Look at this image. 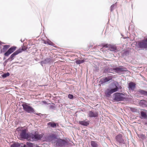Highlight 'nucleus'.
<instances>
[{
  "mask_svg": "<svg viewBox=\"0 0 147 147\" xmlns=\"http://www.w3.org/2000/svg\"><path fill=\"white\" fill-rule=\"evenodd\" d=\"M138 92L141 94L147 96V91L142 90H139Z\"/></svg>",
  "mask_w": 147,
  "mask_h": 147,
  "instance_id": "obj_19",
  "label": "nucleus"
},
{
  "mask_svg": "<svg viewBox=\"0 0 147 147\" xmlns=\"http://www.w3.org/2000/svg\"><path fill=\"white\" fill-rule=\"evenodd\" d=\"M113 49H114V50H116V49L115 48H113Z\"/></svg>",
  "mask_w": 147,
  "mask_h": 147,
  "instance_id": "obj_34",
  "label": "nucleus"
},
{
  "mask_svg": "<svg viewBox=\"0 0 147 147\" xmlns=\"http://www.w3.org/2000/svg\"><path fill=\"white\" fill-rule=\"evenodd\" d=\"M131 111L133 112H136L137 111V109L133 108H131L130 109Z\"/></svg>",
  "mask_w": 147,
  "mask_h": 147,
  "instance_id": "obj_26",
  "label": "nucleus"
},
{
  "mask_svg": "<svg viewBox=\"0 0 147 147\" xmlns=\"http://www.w3.org/2000/svg\"><path fill=\"white\" fill-rule=\"evenodd\" d=\"M42 102L43 103L45 104H47V102H46V101H42Z\"/></svg>",
  "mask_w": 147,
  "mask_h": 147,
  "instance_id": "obj_31",
  "label": "nucleus"
},
{
  "mask_svg": "<svg viewBox=\"0 0 147 147\" xmlns=\"http://www.w3.org/2000/svg\"><path fill=\"white\" fill-rule=\"evenodd\" d=\"M9 74H10L9 73L7 72L6 73L3 74L2 75V76L3 78H5L9 76Z\"/></svg>",
  "mask_w": 147,
  "mask_h": 147,
  "instance_id": "obj_24",
  "label": "nucleus"
},
{
  "mask_svg": "<svg viewBox=\"0 0 147 147\" xmlns=\"http://www.w3.org/2000/svg\"><path fill=\"white\" fill-rule=\"evenodd\" d=\"M51 60L50 58H47L44 61H41L40 62L42 66L44 64H47L50 63L51 62Z\"/></svg>",
  "mask_w": 147,
  "mask_h": 147,
  "instance_id": "obj_14",
  "label": "nucleus"
},
{
  "mask_svg": "<svg viewBox=\"0 0 147 147\" xmlns=\"http://www.w3.org/2000/svg\"><path fill=\"white\" fill-rule=\"evenodd\" d=\"M48 125L53 128H55L56 127V123H54L49 122L48 123Z\"/></svg>",
  "mask_w": 147,
  "mask_h": 147,
  "instance_id": "obj_20",
  "label": "nucleus"
},
{
  "mask_svg": "<svg viewBox=\"0 0 147 147\" xmlns=\"http://www.w3.org/2000/svg\"><path fill=\"white\" fill-rule=\"evenodd\" d=\"M24 110L28 113H34V112L33 108L26 104H23L22 105Z\"/></svg>",
  "mask_w": 147,
  "mask_h": 147,
  "instance_id": "obj_4",
  "label": "nucleus"
},
{
  "mask_svg": "<svg viewBox=\"0 0 147 147\" xmlns=\"http://www.w3.org/2000/svg\"><path fill=\"white\" fill-rule=\"evenodd\" d=\"M115 6V5L114 4H113V5H112L111 7V9H110V10H111V11H112L113 9H114V7Z\"/></svg>",
  "mask_w": 147,
  "mask_h": 147,
  "instance_id": "obj_28",
  "label": "nucleus"
},
{
  "mask_svg": "<svg viewBox=\"0 0 147 147\" xmlns=\"http://www.w3.org/2000/svg\"><path fill=\"white\" fill-rule=\"evenodd\" d=\"M1 42L0 41V44H1Z\"/></svg>",
  "mask_w": 147,
  "mask_h": 147,
  "instance_id": "obj_35",
  "label": "nucleus"
},
{
  "mask_svg": "<svg viewBox=\"0 0 147 147\" xmlns=\"http://www.w3.org/2000/svg\"><path fill=\"white\" fill-rule=\"evenodd\" d=\"M49 45H51L52 42L51 41H48L47 43Z\"/></svg>",
  "mask_w": 147,
  "mask_h": 147,
  "instance_id": "obj_30",
  "label": "nucleus"
},
{
  "mask_svg": "<svg viewBox=\"0 0 147 147\" xmlns=\"http://www.w3.org/2000/svg\"><path fill=\"white\" fill-rule=\"evenodd\" d=\"M138 45L141 48H147V38L138 42Z\"/></svg>",
  "mask_w": 147,
  "mask_h": 147,
  "instance_id": "obj_7",
  "label": "nucleus"
},
{
  "mask_svg": "<svg viewBox=\"0 0 147 147\" xmlns=\"http://www.w3.org/2000/svg\"><path fill=\"white\" fill-rule=\"evenodd\" d=\"M116 87L113 89H107L105 92V94L106 96L109 97L111 94L117 91L118 90V87L115 86Z\"/></svg>",
  "mask_w": 147,
  "mask_h": 147,
  "instance_id": "obj_5",
  "label": "nucleus"
},
{
  "mask_svg": "<svg viewBox=\"0 0 147 147\" xmlns=\"http://www.w3.org/2000/svg\"><path fill=\"white\" fill-rule=\"evenodd\" d=\"M136 84L133 82H130L128 84V88L129 90H133L135 88Z\"/></svg>",
  "mask_w": 147,
  "mask_h": 147,
  "instance_id": "obj_13",
  "label": "nucleus"
},
{
  "mask_svg": "<svg viewBox=\"0 0 147 147\" xmlns=\"http://www.w3.org/2000/svg\"><path fill=\"white\" fill-rule=\"evenodd\" d=\"M10 46L9 45H5L4 46V48L5 49H7Z\"/></svg>",
  "mask_w": 147,
  "mask_h": 147,
  "instance_id": "obj_29",
  "label": "nucleus"
},
{
  "mask_svg": "<svg viewBox=\"0 0 147 147\" xmlns=\"http://www.w3.org/2000/svg\"><path fill=\"white\" fill-rule=\"evenodd\" d=\"M27 49V48H22V51H24L26 50Z\"/></svg>",
  "mask_w": 147,
  "mask_h": 147,
  "instance_id": "obj_32",
  "label": "nucleus"
},
{
  "mask_svg": "<svg viewBox=\"0 0 147 147\" xmlns=\"http://www.w3.org/2000/svg\"><path fill=\"white\" fill-rule=\"evenodd\" d=\"M144 124L145 125H146L147 126V121H146L144 122Z\"/></svg>",
  "mask_w": 147,
  "mask_h": 147,
  "instance_id": "obj_33",
  "label": "nucleus"
},
{
  "mask_svg": "<svg viewBox=\"0 0 147 147\" xmlns=\"http://www.w3.org/2000/svg\"><path fill=\"white\" fill-rule=\"evenodd\" d=\"M79 123L81 125L84 126H87L89 124V121H79Z\"/></svg>",
  "mask_w": 147,
  "mask_h": 147,
  "instance_id": "obj_17",
  "label": "nucleus"
},
{
  "mask_svg": "<svg viewBox=\"0 0 147 147\" xmlns=\"http://www.w3.org/2000/svg\"><path fill=\"white\" fill-rule=\"evenodd\" d=\"M114 71L117 73H120L126 71V69L124 67H120L113 69Z\"/></svg>",
  "mask_w": 147,
  "mask_h": 147,
  "instance_id": "obj_9",
  "label": "nucleus"
},
{
  "mask_svg": "<svg viewBox=\"0 0 147 147\" xmlns=\"http://www.w3.org/2000/svg\"><path fill=\"white\" fill-rule=\"evenodd\" d=\"M11 147H20V146L18 143H14L11 145Z\"/></svg>",
  "mask_w": 147,
  "mask_h": 147,
  "instance_id": "obj_23",
  "label": "nucleus"
},
{
  "mask_svg": "<svg viewBox=\"0 0 147 147\" xmlns=\"http://www.w3.org/2000/svg\"><path fill=\"white\" fill-rule=\"evenodd\" d=\"M56 145L57 147H67L68 142L64 139H57Z\"/></svg>",
  "mask_w": 147,
  "mask_h": 147,
  "instance_id": "obj_1",
  "label": "nucleus"
},
{
  "mask_svg": "<svg viewBox=\"0 0 147 147\" xmlns=\"http://www.w3.org/2000/svg\"><path fill=\"white\" fill-rule=\"evenodd\" d=\"M112 78V77L111 76H109L107 77L104 78L103 79V82L105 83L108 82L109 80H111Z\"/></svg>",
  "mask_w": 147,
  "mask_h": 147,
  "instance_id": "obj_18",
  "label": "nucleus"
},
{
  "mask_svg": "<svg viewBox=\"0 0 147 147\" xmlns=\"http://www.w3.org/2000/svg\"><path fill=\"white\" fill-rule=\"evenodd\" d=\"M31 138L30 140L34 141L40 140L42 137L43 135L42 134H35L34 135L31 133L30 134Z\"/></svg>",
  "mask_w": 147,
  "mask_h": 147,
  "instance_id": "obj_6",
  "label": "nucleus"
},
{
  "mask_svg": "<svg viewBox=\"0 0 147 147\" xmlns=\"http://www.w3.org/2000/svg\"><path fill=\"white\" fill-rule=\"evenodd\" d=\"M16 47H12L9 48L8 51L5 53L4 55L6 56H8L10 54L12 53L16 49Z\"/></svg>",
  "mask_w": 147,
  "mask_h": 147,
  "instance_id": "obj_8",
  "label": "nucleus"
},
{
  "mask_svg": "<svg viewBox=\"0 0 147 147\" xmlns=\"http://www.w3.org/2000/svg\"><path fill=\"white\" fill-rule=\"evenodd\" d=\"M140 113L141 115V118H143L145 119H147V112H144L142 111Z\"/></svg>",
  "mask_w": 147,
  "mask_h": 147,
  "instance_id": "obj_15",
  "label": "nucleus"
},
{
  "mask_svg": "<svg viewBox=\"0 0 147 147\" xmlns=\"http://www.w3.org/2000/svg\"><path fill=\"white\" fill-rule=\"evenodd\" d=\"M36 147H40L39 146H36Z\"/></svg>",
  "mask_w": 147,
  "mask_h": 147,
  "instance_id": "obj_36",
  "label": "nucleus"
},
{
  "mask_svg": "<svg viewBox=\"0 0 147 147\" xmlns=\"http://www.w3.org/2000/svg\"><path fill=\"white\" fill-rule=\"evenodd\" d=\"M88 115L89 117H98V113L97 112H93L91 111H90L88 112Z\"/></svg>",
  "mask_w": 147,
  "mask_h": 147,
  "instance_id": "obj_12",
  "label": "nucleus"
},
{
  "mask_svg": "<svg viewBox=\"0 0 147 147\" xmlns=\"http://www.w3.org/2000/svg\"><path fill=\"white\" fill-rule=\"evenodd\" d=\"M50 137L53 139H54L56 138V136L54 134H53L51 135Z\"/></svg>",
  "mask_w": 147,
  "mask_h": 147,
  "instance_id": "obj_25",
  "label": "nucleus"
},
{
  "mask_svg": "<svg viewBox=\"0 0 147 147\" xmlns=\"http://www.w3.org/2000/svg\"><path fill=\"white\" fill-rule=\"evenodd\" d=\"M26 129H24L22 130L20 134V136L22 138L24 139H27L29 140H30L31 133L27 134L26 133Z\"/></svg>",
  "mask_w": 147,
  "mask_h": 147,
  "instance_id": "obj_3",
  "label": "nucleus"
},
{
  "mask_svg": "<svg viewBox=\"0 0 147 147\" xmlns=\"http://www.w3.org/2000/svg\"><path fill=\"white\" fill-rule=\"evenodd\" d=\"M84 60H78L76 61V63L78 64H79L84 63Z\"/></svg>",
  "mask_w": 147,
  "mask_h": 147,
  "instance_id": "obj_22",
  "label": "nucleus"
},
{
  "mask_svg": "<svg viewBox=\"0 0 147 147\" xmlns=\"http://www.w3.org/2000/svg\"><path fill=\"white\" fill-rule=\"evenodd\" d=\"M22 49H19L18 50L15 51L10 56L9 58L8 59H11V61L13 60L14 59V57L16 55H17L19 53H20L22 52Z\"/></svg>",
  "mask_w": 147,
  "mask_h": 147,
  "instance_id": "obj_10",
  "label": "nucleus"
},
{
  "mask_svg": "<svg viewBox=\"0 0 147 147\" xmlns=\"http://www.w3.org/2000/svg\"><path fill=\"white\" fill-rule=\"evenodd\" d=\"M68 96V98L70 99H72L73 98V96L71 94H69Z\"/></svg>",
  "mask_w": 147,
  "mask_h": 147,
  "instance_id": "obj_27",
  "label": "nucleus"
},
{
  "mask_svg": "<svg viewBox=\"0 0 147 147\" xmlns=\"http://www.w3.org/2000/svg\"><path fill=\"white\" fill-rule=\"evenodd\" d=\"M36 145H35L33 144L32 143H30L27 142L26 143V145H24V147H36Z\"/></svg>",
  "mask_w": 147,
  "mask_h": 147,
  "instance_id": "obj_16",
  "label": "nucleus"
},
{
  "mask_svg": "<svg viewBox=\"0 0 147 147\" xmlns=\"http://www.w3.org/2000/svg\"><path fill=\"white\" fill-rule=\"evenodd\" d=\"M125 94L120 93H115L113 94V99L114 100L117 101H123L125 98Z\"/></svg>",
  "mask_w": 147,
  "mask_h": 147,
  "instance_id": "obj_2",
  "label": "nucleus"
},
{
  "mask_svg": "<svg viewBox=\"0 0 147 147\" xmlns=\"http://www.w3.org/2000/svg\"><path fill=\"white\" fill-rule=\"evenodd\" d=\"M91 145L92 147H98V145L97 143L94 141H91Z\"/></svg>",
  "mask_w": 147,
  "mask_h": 147,
  "instance_id": "obj_21",
  "label": "nucleus"
},
{
  "mask_svg": "<svg viewBox=\"0 0 147 147\" xmlns=\"http://www.w3.org/2000/svg\"><path fill=\"white\" fill-rule=\"evenodd\" d=\"M116 141L119 143H123V140L122 138V136L121 134H119L116 136L115 138Z\"/></svg>",
  "mask_w": 147,
  "mask_h": 147,
  "instance_id": "obj_11",
  "label": "nucleus"
}]
</instances>
